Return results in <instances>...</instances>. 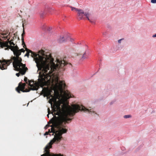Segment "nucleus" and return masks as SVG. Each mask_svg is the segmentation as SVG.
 Returning a JSON list of instances; mask_svg holds the SVG:
<instances>
[{
  "label": "nucleus",
  "instance_id": "f257e3e1",
  "mask_svg": "<svg viewBox=\"0 0 156 156\" xmlns=\"http://www.w3.org/2000/svg\"><path fill=\"white\" fill-rule=\"evenodd\" d=\"M65 85L64 81L55 85L50 90L48 89L44 90V96L47 97L49 99L48 101L50 104L52 112L48 108V114L47 116L49 118V115L51 114L53 117H55L52 121V124L51 126L48 124L44 127L45 129L51 127L48 131L46 132L44 136L48 135H54V138L46 146L45 148L44 154L41 156H63L61 154H55L51 153L49 149L51 147L53 143H57L61 140L62 135L66 133L67 130L65 125L66 122L71 120L70 116L74 115L75 113L81 110L87 114L93 115H97L94 108L91 106H84L79 105H73L71 107L68 105L67 100L72 97L70 92L65 91L63 88Z\"/></svg>",
  "mask_w": 156,
  "mask_h": 156
},
{
  "label": "nucleus",
  "instance_id": "f03ea898",
  "mask_svg": "<svg viewBox=\"0 0 156 156\" xmlns=\"http://www.w3.org/2000/svg\"><path fill=\"white\" fill-rule=\"evenodd\" d=\"M27 52L25 56L29 57L30 55L34 58L36 63V66L38 70L42 69L44 71L46 69L58 70L60 71L62 70L63 67L66 64L64 60L62 58H57L54 60L52 58L51 54L45 52L43 51H40L37 54L31 51L27 48Z\"/></svg>",
  "mask_w": 156,
  "mask_h": 156
},
{
  "label": "nucleus",
  "instance_id": "7ed1b4c3",
  "mask_svg": "<svg viewBox=\"0 0 156 156\" xmlns=\"http://www.w3.org/2000/svg\"><path fill=\"white\" fill-rule=\"evenodd\" d=\"M58 70H49L46 69L44 71L42 69L40 70L37 69V72L39 73L38 78L37 82L34 83V81L28 80L26 77L24 79L25 82L28 84L30 87V90H38L39 87L42 88V92L44 93V90L48 89L50 90L55 85L60 84L63 82L59 80L58 75L55 73L58 72Z\"/></svg>",
  "mask_w": 156,
  "mask_h": 156
},
{
  "label": "nucleus",
  "instance_id": "20e7f679",
  "mask_svg": "<svg viewBox=\"0 0 156 156\" xmlns=\"http://www.w3.org/2000/svg\"><path fill=\"white\" fill-rule=\"evenodd\" d=\"M12 60H13L12 63L13 66L15 70L20 72L19 73H16V75L19 77L20 75V73L22 75H24L28 69L26 67L25 64H23L21 62L22 59L20 58H16V57H12V60H8L7 61L4 60L2 62L0 60V69L2 70L7 69V66L12 62Z\"/></svg>",
  "mask_w": 156,
  "mask_h": 156
},
{
  "label": "nucleus",
  "instance_id": "39448f33",
  "mask_svg": "<svg viewBox=\"0 0 156 156\" xmlns=\"http://www.w3.org/2000/svg\"><path fill=\"white\" fill-rule=\"evenodd\" d=\"M10 38L7 39L6 41H2L0 38V47L1 48H5V50H9L10 49L12 51L14 55L16 56V58H20L19 56L20 55V51L18 50V47L17 45L15 46V44L12 40L9 41Z\"/></svg>",
  "mask_w": 156,
  "mask_h": 156
},
{
  "label": "nucleus",
  "instance_id": "423d86ee",
  "mask_svg": "<svg viewBox=\"0 0 156 156\" xmlns=\"http://www.w3.org/2000/svg\"><path fill=\"white\" fill-rule=\"evenodd\" d=\"M88 54L86 51L81 52L76 54V58L78 60H83L88 58Z\"/></svg>",
  "mask_w": 156,
  "mask_h": 156
},
{
  "label": "nucleus",
  "instance_id": "0eeeda50",
  "mask_svg": "<svg viewBox=\"0 0 156 156\" xmlns=\"http://www.w3.org/2000/svg\"><path fill=\"white\" fill-rule=\"evenodd\" d=\"M25 85L26 84L25 83L21 84V83H19L18 86L16 88L17 92L19 93H20V90L23 92H29L30 91L29 90H24Z\"/></svg>",
  "mask_w": 156,
  "mask_h": 156
},
{
  "label": "nucleus",
  "instance_id": "6e6552de",
  "mask_svg": "<svg viewBox=\"0 0 156 156\" xmlns=\"http://www.w3.org/2000/svg\"><path fill=\"white\" fill-rule=\"evenodd\" d=\"M84 15L86 17L87 20L90 22H93L92 20L94 19V17L91 13L89 11L84 12Z\"/></svg>",
  "mask_w": 156,
  "mask_h": 156
},
{
  "label": "nucleus",
  "instance_id": "1a4fd4ad",
  "mask_svg": "<svg viewBox=\"0 0 156 156\" xmlns=\"http://www.w3.org/2000/svg\"><path fill=\"white\" fill-rule=\"evenodd\" d=\"M9 31L8 30H4L0 32V34L2 36H3L2 37V38L6 39H8L9 38V36L10 35V33L8 34Z\"/></svg>",
  "mask_w": 156,
  "mask_h": 156
},
{
  "label": "nucleus",
  "instance_id": "9d476101",
  "mask_svg": "<svg viewBox=\"0 0 156 156\" xmlns=\"http://www.w3.org/2000/svg\"><path fill=\"white\" fill-rule=\"evenodd\" d=\"M65 39L63 36H59L57 39V41L59 43H62L65 41Z\"/></svg>",
  "mask_w": 156,
  "mask_h": 156
},
{
  "label": "nucleus",
  "instance_id": "9b49d317",
  "mask_svg": "<svg viewBox=\"0 0 156 156\" xmlns=\"http://www.w3.org/2000/svg\"><path fill=\"white\" fill-rule=\"evenodd\" d=\"M77 11L78 12V14L79 16H83V15L84 14V12L81 9H77Z\"/></svg>",
  "mask_w": 156,
  "mask_h": 156
},
{
  "label": "nucleus",
  "instance_id": "f8f14e48",
  "mask_svg": "<svg viewBox=\"0 0 156 156\" xmlns=\"http://www.w3.org/2000/svg\"><path fill=\"white\" fill-rule=\"evenodd\" d=\"M24 34V31H23V33L21 35L22 36V44H24V45L23 46V47L24 48H25V47H26V45L25 44L24 42L23 41V35Z\"/></svg>",
  "mask_w": 156,
  "mask_h": 156
},
{
  "label": "nucleus",
  "instance_id": "ddd939ff",
  "mask_svg": "<svg viewBox=\"0 0 156 156\" xmlns=\"http://www.w3.org/2000/svg\"><path fill=\"white\" fill-rule=\"evenodd\" d=\"M123 117L125 119H128V118H131V115H124L123 116Z\"/></svg>",
  "mask_w": 156,
  "mask_h": 156
},
{
  "label": "nucleus",
  "instance_id": "4468645a",
  "mask_svg": "<svg viewBox=\"0 0 156 156\" xmlns=\"http://www.w3.org/2000/svg\"><path fill=\"white\" fill-rule=\"evenodd\" d=\"M123 40H124L123 38H122L120 39L118 41V44H121L122 43V41H123Z\"/></svg>",
  "mask_w": 156,
  "mask_h": 156
},
{
  "label": "nucleus",
  "instance_id": "2eb2a0df",
  "mask_svg": "<svg viewBox=\"0 0 156 156\" xmlns=\"http://www.w3.org/2000/svg\"><path fill=\"white\" fill-rule=\"evenodd\" d=\"M70 8H71V10L72 11H73L74 10H75V11H77L78 9L77 8H76L75 7H73L72 6H70Z\"/></svg>",
  "mask_w": 156,
  "mask_h": 156
},
{
  "label": "nucleus",
  "instance_id": "dca6fc26",
  "mask_svg": "<svg viewBox=\"0 0 156 156\" xmlns=\"http://www.w3.org/2000/svg\"><path fill=\"white\" fill-rule=\"evenodd\" d=\"M18 50L19 51H20V53H21V52H24V50L23 48H22L20 49V50L19 49V48H18Z\"/></svg>",
  "mask_w": 156,
  "mask_h": 156
},
{
  "label": "nucleus",
  "instance_id": "f3484780",
  "mask_svg": "<svg viewBox=\"0 0 156 156\" xmlns=\"http://www.w3.org/2000/svg\"><path fill=\"white\" fill-rule=\"evenodd\" d=\"M151 2L152 3H156V0H151Z\"/></svg>",
  "mask_w": 156,
  "mask_h": 156
},
{
  "label": "nucleus",
  "instance_id": "a211bd4d",
  "mask_svg": "<svg viewBox=\"0 0 156 156\" xmlns=\"http://www.w3.org/2000/svg\"><path fill=\"white\" fill-rule=\"evenodd\" d=\"M117 47H118V49H121L122 48V47L121 46H120V45H118L117 46Z\"/></svg>",
  "mask_w": 156,
  "mask_h": 156
},
{
  "label": "nucleus",
  "instance_id": "6ab92c4d",
  "mask_svg": "<svg viewBox=\"0 0 156 156\" xmlns=\"http://www.w3.org/2000/svg\"><path fill=\"white\" fill-rule=\"evenodd\" d=\"M115 102V101L114 100L111 101L110 103V105H112Z\"/></svg>",
  "mask_w": 156,
  "mask_h": 156
},
{
  "label": "nucleus",
  "instance_id": "aec40b11",
  "mask_svg": "<svg viewBox=\"0 0 156 156\" xmlns=\"http://www.w3.org/2000/svg\"><path fill=\"white\" fill-rule=\"evenodd\" d=\"M153 37H156V34H155L153 35Z\"/></svg>",
  "mask_w": 156,
  "mask_h": 156
},
{
  "label": "nucleus",
  "instance_id": "412c9836",
  "mask_svg": "<svg viewBox=\"0 0 156 156\" xmlns=\"http://www.w3.org/2000/svg\"><path fill=\"white\" fill-rule=\"evenodd\" d=\"M82 17H80V19H82Z\"/></svg>",
  "mask_w": 156,
  "mask_h": 156
},
{
  "label": "nucleus",
  "instance_id": "4be33fe9",
  "mask_svg": "<svg viewBox=\"0 0 156 156\" xmlns=\"http://www.w3.org/2000/svg\"><path fill=\"white\" fill-rule=\"evenodd\" d=\"M103 35H104V33H103Z\"/></svg>",
  "mask_w": 156,
  "mask_h": 156
},
{
  "label": "nucleus",
  "instance_id": "5701e85b",
  "mask_svg": "<svg viewBox=\"0 0 156 156\" xmlns=\"http://www.w3.org/2000/svg\"><path fill=\"white\" fill-rule=\"evenodd\" d=\"M28 104H29V103H28V104H27V105H28Z\"/></svg>",
  "mask_w": 156,
  "mask_h": 156
}]
</instances>
